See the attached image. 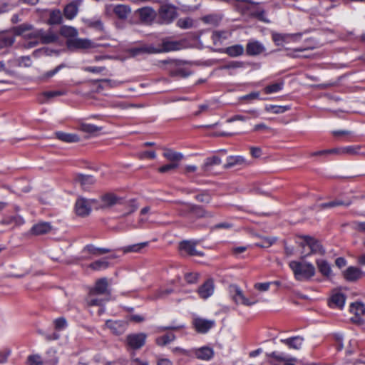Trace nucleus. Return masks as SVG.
Masks as SVG:
<instances>
[{
    "mask_svg": "<svg viewBox=\"0 0 365 365\" xmlns=\"http://www.w3.org/2000/svg\"><path fill=\"white\" fill-rule=\"evenodd\" d=\"M264 51L263 44L257 41H250L246 46V53L248 56H257Z\"/></svg>",
    "mask_w": 365,
    "mask_h": 365,
    "instance_id": "nucleus-13",
    "label": "nucleus"
},
{
    "mask_svg": "<svg viewBox=\"0 0 365 365\" xmlns=\"http://www.w3.org/2000/svg\"><path fill=\"white\" fill-rule=\"evenodd\" d=\"M68 43L69 46L81 49H86L96 47L94 43L86 38H74L68 41Z\"/></svg>",
    "mask_w": 365,
    "mask_h": 365,
    "instance_id": "nucleus-17",
    "label": "nucleus"
},
{
    "mask_svg": "<svg viewBox=\"0 0 365 365\" xmlns=\"http://www.w3.org/2000/svg\"><path fill=\"white\" fill-rule=\"evenodd\" d=\"M250 9L252 16L256 17L259 21L269 22V20L266 18L265 11L263 9L257 7L255 5H252Z\"/></svg>",
    "mask_w": 365,
    "mask_h": 365,
    "instance_id": "nucleus-36",
    "label": "nucleus"
},
{
    "mask_svg": "<svg viewBox=\"0 0 365 365\" xmlns=\"http://www.w3.org/2000/svg\"><path fill=\"white\" fill-rule=\"evenodd\" d=\"M76 180L80 182L84 189L88 188L89 185H93L95 182V179L93 176L82 174H80L76 177Z\"/></svg>",
    "mask_w": 365,
    "mask_h": 365,
    "instance_id": "nucleus-41",
    "label": "nucleus"
},
{
    "mask_svg": "<svg viewBox=\"0 0 365 365\" xmlns=\"http://www.w3.org/2000/svg\"><path fill=\"white\" fill-rule=\"evenodd\" d=\"M62 16L59 10H53L50 12V17L48 20V24H58L61 22Z\"/></svg>",
    "mask_w": 365,
    "mask_h": 365,
    "instance_id": "nucleus-45",
    "label": "nucleus"
},
{
    "mask_svg": "<svg viewBox=\"0 0 365 365\" xmlns=\"http://www.w3.org/2000/svg\"><path fill=\"white\" fill-rule=\"evenodd\" d=\"M19 65L25 67H30L32 64L31 59L29 56H21L19 60Z\"/></svg>",
    "mask_w": 365,
    "mask_h": 365,
    "instance_id": "nucleus-62",
    "label": "nucleus"
},
{
    "mask_svg": "<svg viewBox=\"0 0 365 365\" xmlns=\"http://www.w3.org/2000/svg\"><path fill=\"white\" fill-rule=\"evenodd\" d=\"M349 205H350V202L345 203L341 200H334L331 202L322 203L319 205V207L320 209H326V208H330V207H334L340 206V205L349 206Z\"/></svg>",
    "mask_w": 365,
    "mask_h": 365,
    "instance_id": "nucleus-48",
    "label": "nucleus"
},
{
    "mask_svg": "<svg viewBox=\"0 0 365 365\" xmlns=\"http://www.w3.org/2000/svg\"><path fill=\"white\" fill-rule=\"evenodd\" d=\"M60 34L65 37H74L77 36L78 32L71 26H63L60 29Z\"/></svg>",
    "mask_w": 365,
    "mask_h": 365,
    "instance_id": "nucleus-47",
    "label": "nucleus"
},
{
    "mask_svg": "<svg viewBox=\"0 0 365 365\" xmlns=\"http://www.w3.org/2000/svg\"><path fill=\"white\" fill-rule=\"evenodd\" d=\"M192 25L193 21L189 17L180 19L177 21V26L183 29H190Z\"/></svg>",
    "mask_w": 365,
    "mask_h": 365,
    "instance_id": "nucleus-51",
    "label": "nucleus"
},
{
    "mask_svg": "<svg viewBox=\"0 0 365 365\" xmlns=\"http://www.w3.org/2000/svg\"><path fill=\"white\" fill-rule=\"evenodd\" d=\"M15 36L12 34H4L0 36V54L3 53L6 48L13 45Z\"/></svg>",
    "mask_w": 365,
    "mask_h": 365,
    "instance_id": "nucleus-26",
    "label": "nucleus"
},
{
    "mask_svg": "<svg viewBox=\"0 0 365 365\" xmlns=\"http://www.w3.org/2000/svg\"><path fill=\"white\" fill-rule=\"evenodd\" d=\"M264 110L267 112L272 113L274 114H279L283 113L287 110H289V107L275 105H267L264 107Z\"/></svg>",
    "mask_w": 365,
    "mask_h": 365,
    "instance_id": "nucleus-43",
    "label": "nucleus"
},
{
    "mask_svg": "<svg viewBox=\"0 0 365 365\" xmlns=\"http://www.w3.org/2000/svg\"><path fill=\"white\" fill-rule=\"evenodd\" d=\"M280 341L287 345L289 349H299L302 346L304 338L300 336H296L287 339H281Z\"/></svg>",
    "mask_w": 365,
    "mask_h": 365,
    "instance_id": "nucleus-19",
    "label": "nucleus"
},
{
    "mask_svg": "<svg viewBox=\"0 0 365 365\" xmlns=\"http://www.w3.org/2000/svg\"><path fill=\"white\" fill-rule=\"evenodd\" d=\"M111 292L107 278L103 277L96 280L94 286L89 289L86 297L88 306H102L110 299Z\"/></svg>",
    "mask_w": 365,
    "mask_h": 365,
    "instance_id": "nucleus-2",
    "label": "nucleus"
},
{
    "mask_svg": "<svg viewBox=\"0 0 365 365\" xmlns=\"http://www.w3.org/2000/svg\"><path fill=\"white\" fill-rule=\"evenodd\" d=\"M215 322L214 320L205 319L200 317L193 319L192 324L195 330L202 334L207 332L212 327H214Z\"/></svg>",
    "mask_w": 365,
    "mask_h": 365,
    "instance_id": "nucleus-9",
    "label": "nucleus"
},
{
    "mask_svg": "<svg viewBox=\"0 0 365 365\" xmlns=\"http://www.w3.org/2000/svg\"><path fill=\"white\" fill-rule=\"evenodd\" d=\"M130 56L134 57L143 53H154V46L153 45H143L139 47L131 48L128 50Z\"/></svg>",
    "mask_w": 365,
    "mask_h": 365,
    "instance_id": "nucleus-20",
    "label": "nucleus"
},
{
    "mask_svg": "<svg viewBox=\"0 0 365 365\" xmlns=\"http://www.w3.org/2000/svg\"><path fill=\"white\" fill-rule=\"evenodd\" d=\"M267 356L268 358L273 359L278 361H285L284 365H295L292 363L287 362V361L288 360L287 356L284 353H279L277 351H273L272 353L267 354Z\"/></svg>",
    "mask_w": 365,
    "mask_h": 365,
    "instance_id": "nucleus-44",
    "label": "nucleus"
},
{
    "mask_svg": "<svg viewBox=\"0 0 365 365\" xmlns=\"http://www.w3.org/2000/svg\"><path fill=\"white\" fill-rule=\"evenodd\" d=\"M51 230L52 226L49 222H40L35 224L32 227L31 232L34 235H39L46 234L49 232Z\"/></svg>",
    "mask_w": 365,
    "mask_h": 365,
    "instance_id": "nucleus-23",
    "label": "nucleus"
},
{
    "mask_svg": "<svg viewBox=\"0 0 365 365\" xmlns=\"http://www.w3.org/2000/svg\"><path fill=\"white\" fill-rule=\"evenodd\" d=\"M250 154L253 158H258L262 154V149L259 147H250Z\"/></svg>",
    "mask_w": 365,
    "mask_h": 365,
    "instance_id": "nucleus-64",
    "label": "nucleus"
},
{
    "mask_svg": "<svg viewBox=\"0 0 365 365\" xmlns=\"http://www.w3.org/2000/svg\"><path fill=\"white\" fill-rule=\"evenodd\" d=\"M58 363V359L56 356V350L54 349H48L46 353L45 364L56 365Z\"/></svg>",
    "mask_w": 365,
    "mask_h": 365,
    "instance_id": "nucleus-40",
    "label": "nucleus"
},
{
    "mask_svg": "<svg viewBox=\"0 0 365 365\" xmlns=\"http://www.w3.org/2000/svg\"><path fill=\"white\" fill-rule=\"evenodd\" d=\"M118 197L113 194H105L101 197V200L103 202L102 207H111L118 202Z\"/></svg>",
    "mask_w": 365,
    "mask_h": 365,
    "instance_id": "nucleus-35",
    "label": "nucleus"
},
{
    "mask_svg": "<svg viewBox=\"0 0 365 365\" xmlns=\"http://www.w3.org/2000/svg\"><path fill=\"white\" fill-rule=\"evenodd\" d=\"M109 262L106 259L96 260L89 264V267L93 270H101L108 268Z\"/></svg>",
    "mask_w": 365,
    "mask_h": 365,
    "instance_id": "nucleus-46",
    "label": "nucleus"
},
{
    "mask_svg": "<svg viewBox=\"0 0 365 365\" xmlns=\"http://www.w3.org/2000/svg\"><path fill=\"white\" fill-rule=\"evenodd\" d=\"M246 164V160L240 155L229 156L227 158V163L224 165V168L227 169L237 165H242Z\"/></svg>",
    "mask_w": 365,
    "mask_h": 365,
    "instance_id": "nucleus-28",
    "label": "nucleus"
},
{
    "mask_svg": "<svg viewBox=\"0 0 365 365\" xmlns=\"http://www.w3.org/2000/svg\"><path fill=\"white\" fill-rule=\"evenodd\" d=\"M175 336L173 334H168L158 337L156 342L160 346H165L175 339Z\"/></svg>",
    "mask_w": 365,
    "mask_h": 365,
    "instance_id": "nucleus-50",
    "label": "nucleus"
},
{
    "mask_svg": "<svg viewBox=\"0 0 365 365\" xmlns=\"http://www.w3.org/2000/svg\"><path fill=\"white\" fill-rule=\"evenodd\" d=\"M56 135L58 139L66 143L78 142L80 140L79 137L76 134L57 132L56 133Z\"/></svg>",
    "mask_w": 365,
    "mask_h": 365,
    "instance_id": "nucleus-33",
    "label": "nucleus"
},
{
    "mask_svg": "<svg viewBox=\"0 0 365 365\" xmlns=\"http://www.w3.org/2000/svg\"><path fill=\"white\" fill-rule=\"evenodd\" d=\"M222 160L220 157L218 156H212L207 158L205 160V163L202 165V169L205 171H209L211 170V168L215 165H218L221 164Z\"/></svg>",
    "mask_w": 365,
    "mask_h": 365,
    "instance_id": "nucleus-32",
    "label": "nucleus"
},
{
    "mask_svg": "<svg viewBox=\"0 0 365 365\" xmlns=\"http://www.w3.org/2000/svg\"><path fill=\"white\" fill-rule=\"evenodd\" d=\"M78 12V7L76 3L68 4L64 9V15L68 19L74 18Z\"/></svg>",
    "mask_w": 365,
    "mask_h": 365,
    "instance_id": "nucleus-42",
    "label": "nucleus"
},
{
    "mask_svg": "<svg viewBox=\"0 0 365 365\" xmlns=\"http://www.w3.org/2000/svg\"><path fill=\"white\" fill-rule=\"evenodd\" d=\"M275 240V238H264L260 243L257 244V245L261 247H269L274 243Z\"/></svg>",
    "mask_w": 365,
    "mask_h": 365,
    "instance_id": "nucleus-60",
    "label": "nucleus"
},
{
    "mask_svg": "<svg viewBox=\"0 0 365 365\" xmlns=\"http://www.w3.org/2000/svg\"><path fill=\"white\" fill-rule=\"evenodd\" d=\"M244 47L240 44L229 46L225 49V53L231 57L240 56L244 53Z\"/></svg>",
    "mask_w": 365,
    "mask_h": 365,
    "instance_id": "nucleus-34",
    "label": "nucleus"
},
{
    "mask_svg": "<svg viewBox=\"0 0 365 365\" xmlns=\"http://www.w3.org/2000/svg\"><path fill=\"white\" fill-rule=\"evenodd\" d=\"M294 277L298 281L309 279L315 274V267L309 262L291 261L289 264Z\"/></svg>",
    "mask_w": 365,
    "mask_h": 365,
    "instance_id": "nucleus-3",
    "label": "nucleus"
},
{
    "mask_svg": "<svg viewBox=\"0 0 365 365\" xmlns=\"http://www.w3.org/2000/svg\"><path fill=\"white\" fill-rule=\"evenodd\" d=\"M283 83H275L269 86H267L264 88V91L266 94H270L273 93H277L282 89Z\"/></svg>",
    "mask_w": 365,
    "mask_h": 365,
    "instance_id": "nucleus-49",
    "label": "nucleus"
},
{
    "mask_svg": "<svg viewBox=\"0 0 365 365\" xmlns=\"http://www.w3.org/2000/svg\"><path fill=\"white\" fill-rule=\"evenodd\" d=\"M146 338L144 333L130 334L126 336V343L131 349H139L145 344Z\"/></svg>",
    "mask_w": 365,
    "mask_h": 365,
    "instance_id": "nucleus-7",
    "label": "nucleus"
},
{
    "mask_svg": "<svg viewBox=\"0 0 365 365\" xmlns=\"http://www.w3.org/2000/svg\"><path fill=\"white\" fill-rule=\"evenodd\" d=\"M194 355L199 359L208 361L214 356V350L210 346H202L193 351Z\"/></svg>",
    "mask_w": 365,
    "mask_h": 365,
    "instance_id": "nucleus-15",
    "label": "nucleus"
},
{
    "mask_svg": "<svg viewBox=\"0 0 365 365\" xmlns=\"http://www.w3.org/2000/svg\"><path fill=\"white\" fill-rule=\"evenodd\" d=\"M140 19L145 24H151L156 17L155 11L150 7L145 6L137 10Z\"/></svg>",
    "mask_w": 365,
    "mask_h": 365,
    "instance_id": "nucleus-10",
    "label": "nucleus"
},
{
    "mask_svg": "<svg viewBox=\"0 0 365 365\" xmlns=\"http://www.w3.org/2000/svg\"><path fill=\"white\" fill-rule=\"evenodd\" d=\"M91 201L85 198H79L76 202V212L80 216H86L91 211Z\"/></svg>",
    "mask_w": 365,
    "mask_h": 365,
    "instance_id": "nucleus-11",
    "label": "nucleus"
},
{
    "mask_svg": "<svg viewBox=\"0 0 365 365\" xmlns=\"http://www.w3.org/2000/svg\"><path fill=\"white\" fill-rule=\"evenodd\" d=\"M316 264L322 276L327 278H330L332 276L331 267L328 261L324 259H318L316 260Z\"/></svg>",
    "mask_w": 365,
    "mask_h": 365,
    "instance_id": "nucleus-16",
    "label": "nucleus"
},
{
    "mask_svg": "<svg viewBox=\"0 0 365 365\" xmlns=\"http://www.w3.org/2000/svg\"><path fill=\"white\" fill-rule=\"evenodd\" d=\"M66 65L64 63H61L56 66L54 69L48 71L41 76H39V81L42 82H47L51 78H52L54 75H56L59 71L62 68H65Z\"/></svg>",
    "mask_w": 365,
    "mask_h": 365,
    "instance_id": "nucleus-38",
    "label": "nucleus"
},
{
    "mask_svg": "<svg viewBox=\"0 0 365 365\" xmlns=\"http://www.w3.org/2000/svg\"><path fill=\"white\" fill-rule=\"evenodd\" d=\"M113 12L119 19H125L131 12V9L127 5L118 4L114 7Z\"/></svg>",
    "mask_w": 365,
    "mask_h": 365,
    "instance_id": "nucleus-29",
    "label": "nucleus"
},
{
    "mask_svg": "<svg viewBox=\"0 0 365 365\" xmlns=\"http://www.w3.org/2000/svg\"><path fill=\"white\" fill-rule=\"evenodd\" d=\"M78 129L88 134H94L98 131H101L102 128L90 123H81Z\"/></svg>",
    "mask_w": 365,
    "mask_h": 365,
    "instance_id": "nucleus-37",
    "label": "nucleus"
},
{
    "mask_svg": "<svg viewBox=\"0 0 365 365\" xmlns=\"http://www.w3.org/2000/svg\"><path fill=\"white\" fill-rule=\"evenodd\" d=\"M362 148L361 145L344 146V156H365V153L361 152Z\"/></svg>",
    "mask_w": 365,
    "mask_h": 365,
    "instance_id": "nucleus-27",
    "label": "nucleus"
},
{
    "mask_svg": "<svg viewBox=\"0 0 365 365\" xmlns=\"http://www.w3.org/2000/svg\"><path fill=\"white\" fill-rule=\"evenodd\" d=\"M350 312L356 317L365 315V305L361 302H356L351 304Z\"/></svg>",
    "mask_w": 365,
    "mask_h": 365,
    "instance_id": "nucleus-31",
    "label": "nucleus"
},
{
    "mask_svg": "<svg viewBox=\"0 0 365 365\" xmlns=\"http://www.w3.org/2000/svg\"><path fill=\"white\" fill-rule=\"evenodd\" d=\"M344 276L347 281L353 282L362 277V272L357 267H349L344 272Z\"/></svg>",
    "mask_w": 365,
    "mask_h": 365,
    "instance_id": "nucleus-25",
    "label": "nucleus"
},
{
    "mask_svg": "<svg viewBox=\"0 0 365 365\" xmlns=\"http://www.w3.org/2000/svg\"><path fill=\"white\" fill-rule=\"evenodd\" d=\"M302 239L304 240L302 245L308 246L311 250V254H319L322 255L325 254V250L317 240L308 235L303 236Z\"/></svg>",
    "mask_w": 365,
    "mask_h": 365,
    "instance_id": "nucleus-8",
    "label": "nucleus"
},
{
    "mask_svg": "<svg viewBox=\"0 0 365 365\" xmlns=\"http://www.w3.org/2000/svg\"><path fill=\"white\" fill-rule=\"evenodd\" d=\"M195 199L200 202L209 203L210 202V196L207 193H200L195 196Z\"/></svg>",
    "mask_w": 365,
    "mask_h": 365,
    "instance_id": "nucleus-61",
    "label": "nucleus"
},
{
    "mask_svg": "<svg viewBox=\"0 0 365 365\" xmlns=\"http://www.w3.org/2000/svg\"><path fill=\"white\" fill-rule=\"evenodd\" d=\"M185 279L186 282L189 284H194L197 282L198 279V274L197 273H187L185 275Z\"/></svg>",
    "mask_w": 365,
    "mask_h": 365,
    "instance_id": "nucleus-59",
    "label": "nucleus"
},
{
    "mask_svg": "<svg viewBox=\"0 0 365 365\" xmlns=\"http://www.w3.org/2000/svg\"><path fill=\"white\" fill-rule=\"evenodd\" d=\"M55 329L57 330H61L66 327L67 326V322L64 317H60L58 319H56L53 321Z\"/></svg>",
    "mask_w": 365,
    "mask_h": 365,
    "instance_id": "nucleus-55",
    "label": "nucleus"
},
{
    "mask_svg": "<svg viewBox=\"0 0 365 365\" xmlns=\"http://www.w3.org/2000/svg\"><path fill=\"white\" fill-rule=\"evenodd\" d=\"M351 226L356 231L365 232V222L354 221L352 222Z\"/></svg>",
    "mask_w": 365,
    "mask_h": 365,
    "instance_id": "nucleus-58",
    "label": "nucleus"
},
{
    "mask_svg": "<svg viewBox=\"0 0 365 365\" xmlns=\"http://www.w3.org/2000/svg\"><path fill=\"white\" fill-rule=\"evenodd\" d=\"M229 292L232 299L236 304H242L245 306H252L257 302V300L251 298H247L244 294L240 288L237 285H230L229 287Z\"/></svg>",
    "mask_w": 365,
    "mask_h": 365,
    "instance_id": "nucleus-4",
    "label": "nucleus"
},
{
    "mask_svg": "<svg viewBox=\"0 0 365 365\" xmlns=\"http://www.w3.org/2000/svg\"><path fill=\"white\" fill-rule=\"evenodd\" d=\"M179 166V163H170L169 164L165 165L158 168V171L161 173H165L170 172L172 170H175Z\"/></svg>",
    "mask_w": 365,
    "mask_h": 365,
    "instance_id": "nucleus-53",
    "label": "nucleus"
},
{
    "mask_svg": "<svg viewBox=\"0 0 365 365\" xmlns=\"http://www.w3.org/2000/svg\"><path fill=\"white\" fill-rule=\"evenodd\" d=\"M190 74V72L182 68H178L175 70L170 71V75L173 76L187 77Z\"/></svg>",
    "mask_w": 365,
    "mask_h": 365,
    "instance_id": "nucleus-54",
    "label": "nucleus"
},
{
    "mask_svg": "<svg viewBox=\"0 0 365 365\" xmlns=\"http://www.w3.org/2000/svg\"><path fill=\"white\" fill-rule=\"evenodd\" d=\"M180 249L185 252L190 256H200L203 255V252L198 251L195 248V243L190 241H184L180 244Z\"/></svg>",
    "mask_w": 365,
    "mask_h": 365,
    "instance_id": "nucleus-18",
    "label": "nucleus"
},
{
    "mask_svg": "<svg viewBox=\"0 0 365 365\" xmlns=\"http://www.w3.org/2000/svg\"><path fill=\"white\" fill-rule=\"evenodd\" d=\"M346 297L342 293L332 294L329 301V306L331 308L342 309L345 303Z\"/></svg>",
    "mask_w": 365,
    "mask_h": 365,
    "instance_id": "nucleus-21",
    "label": "nucleus"
},
{
    "mask_svg": "<svg viewBox=\"0 0 365 365\" xmlns=\"http://www.w3.org/2000/svg\"><path fill=\"white\" fill-rule=\"evenodd\" d=\"M187 207L189 209V211L197 218H202V217H212L214 215L208 211H206L203 209L202 207L199 205H187Z\"/></svg>",
    "mask_w": 365,
    "mask_h": 365,
    "instance_id": "nucleus-22",
    "label": "nucleus"
},
{
    "mask_svg": "<svg viewBox=\"0 0 365 365\" xmlns=\"http://www.w3.org/2000/svg\"><path fill=\"white\" fill-rule=\"evenodd\" d=\"M64 93L60 91H46L42 93L43 96L46 99H51L57 96H60L63 95Z\"/></svg>",
    "mask_w": 365,
    "mask_h": 365,
    "instance_id": "nucleus-56",
    "label": "nucleus"
},
{
    "mask_svg": "<svg viewBox=\"0 0 365 365\" xmlns=\"http://www.w3.org/2000/svg\"><path fill=\"white\" fill-rule=\"evenodd\" d=\"M148 242H140L123 247L121 250L124 253L139 252L140 250L148 245Z\"/></svg>",
    "mask_w": 365,
    "mask_h": 365,
    "instance_id": "nucleus-39",
    "label": "nucleus"
},
{
    "mask_svg": "<svg viewBox=\"0 0 365 365\" xmlns=\"http://www.w3.org/2000/svg\"><path fill=\"white\" fill-rule=\"evenodd\" d=\"M178 16L177 9L170 4H164L160 6L158 11L159 21L160 24H169L172 23Z\"/></svg>",
    "mask_w": 365,
    "mask_h": 365,
    "instance_id": "nucleus-5",
    "label": "nucleus"
},
{
    "mask_svg": "<svg viewBox=\"0 0 365 365\" xmlns=\"http://www.w3.org/2000/svg\"><path fill=\"white\" fill-rule=\"evenodd\" d=\"M13 31L16 36H21L25 40L24 47L25 48H31L40 43L48 44L58 41V36L53 30L34 29L31 24H23L13 29Z\"/></svg>",
    "mask_w": 365,
    "mask_h": 365,
    "instance_id": "nucleus-1",
    "label": "nucleus"
},
{
    "mask_svg": "<svg viewBox=\"0 0 365 365\" xmlns=\"http://www.w3.org/2000/svg\"><path fill=\"white\" fill-rule=\"evenodd\" d=\"M214 292V284L212 280L206 281L202 286L198 289V293L200 297L207 299L210 297Z\"/></svg>",
    "mask_w": 365,
    "mask_h": 365,
    "instance_id": "nucleus-24",
    "label": "nucleus"
},
{
    "mask_svg": "<svg viewBox=\"0 0 365 365\" xmlns=\"http://www.w3.org/2000/svg\"><path fill=\"white\" fill-rule=\"evenodd\" d=\"M296 34L273 33L272 38L277 46H283L284 43L294 41L297 38Z\"/></svg>",
    "mask_w": 365,
    "mask_h": 365,
    "instance_id": "nucleus-14",
    "label": "nucleus"
},
{
    "mask_svg": "<svg viewBox=\"0 0 365 365\" xmlns=\"http://www.w3.org/2000/svg\"><path fill=\"white\" fill-rule=\"evenodd\" d=\"M83 252H87L94 256H98V247L93 245H88L83 249Z\"/></svg>",
    "mask_w": 365,
    "mask_h": 365,
    "instance_id": "nucleus-57",
    "label": "nucleus"
},
{
    "mask_svg": "<svg viewBox=\"0 0 365 365\" xmlns=\"http://www.w3.org/2000/svg\"><path fill=\"white\" fill-rule=\"evenodd\" d=\"M163 156L170 161L171 163H178L183 158V155L181 153L175 152L170 149H165L163 153Z\"/></svg>",
    "mask_w": 365,
    "mask_h": 365,
    "instance_id": "nucleus-30",
    "label": "nucleus"
},
{
    "mask_svg": "<svg viewBox=\"0 0 365 365\" xmlns=\"http://www.w3.org/2000/svg\"><path fill=\"white\" fill-rule=\"evenodd\" d=\"M184 48L182 41H173L169 38H163L158 47L154 46V53L178 51Z\"/></svg>",
    "mask_w": 365,
    "mask_h": 365,
    "instance_id": "nucleus-6",
    "label": "nucleus"
},
{
    "mask_svg": "<svg viewBox=\"0 0 365 365\" xmlns=\"http://www.w3.org/2000/svg\"><path fill=\"white\" fill-rule=\"evenodd\" d=\"M28 364L29 365H43L45 360L43 361L38 354L30 355L28 357Z\"/></svg>",
    "mask_w": 365,
    "mask_h": 365,
    "instance_id": "nucleus-52",
    "label": "nucleus"
},
{
    "mask_svg": "<svg viewBox=\"0 0 365 365\" xmlns=\"http://www.w3.org/2000/svg\"><path fill=\"white\" fill-rule=\"evenodd\" d=\"M140 159L146 158L154 159L156 158V153L155 151H144L138 154Z\"/></svg>",
    "mask_w": 365,
    "mask_h": 365,
    "instance_id": "nucleus-63",
    "label": "nucleus"
},
{
    "mask_svg": "<svg viewBox=\"0 0 365 365\" xmlns=\"http://www.w3.org/2000/svg\"><path fill=\"white\" fill-rule=\"evenodd\" d=\"M106 325L114 334L120 335L125 331L128 324L124 321L107 320Z\"/></svg>",
    "mask_w": 365,
    "mask_h": 365,
    "instance_id": "nucleus-12",
    "label": "nucleus"
}]
</instances>
